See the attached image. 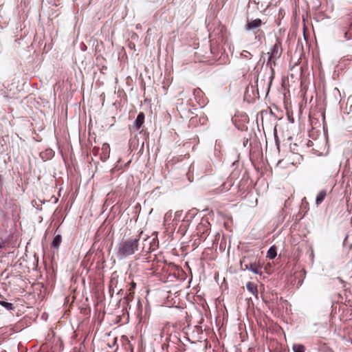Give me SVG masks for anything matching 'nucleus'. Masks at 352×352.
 Segmentation results:
<instances>
[{
	"label": "nucleus",
	"instance_id": "15",
	"mask_svg": "<svg viewBox=\"0 0 352 352\" xmlns=\"http://www.w3.org/2000/svg\"><path fill=\"white\" fill-rule=\"evenodd\" d=\"M344 38L346 40H349L352 38V23L350 24L349 27L344 30Z\"/></svg>",
	"mask_w": 352,
	"mask_h": 352
},
{
	"label": "nucleus",
	"instance_id": "16",
	"mask_svg": "<svg viewBox=\"0 0 352 352\" xmlns=\"http://www.w3.org/2000/svg\"><path fill=\"white\" fill-rule=\"evenodd\" d=\"M0 305L5 307L7 310H13L14 307L12 303L8 302L3 300L0 301Z\"/></svg>",
	"mask_w": 352,
	"mask_h": 352
},
{
	"label": "nucleus",
	"instance_id": "5",
	"mask_svg": "<svg viewBox=\"0 0 352 352\" xmlns=\"http://www.w3.org/2000/svg\"><path fill=\"white\" fill-rule=\"evenodd\" d=\"M283 53V47L281 41L278 38L276 40L275 43L267 53L269 58L267 62V65L269 66L273 71L272 67L276 65V61L280 57Z\"/></svg>",
	"mask_w": 352,
	"mask_h": 352
},
{
	"label": "nucleus",
	"instance_id": "2",
	"mask_svg": "<svg viewBox=\"0 0 352 352\" xmlns=\"http://www.w3.org/2000/svg\"><path fill=\"white\" fill-rule=\"evenodd\" d=\"M139 241L138 236L123 239L117 246V256L122 259L133 254L138 250Z\"/></svg>",
	"mask_w": 352,
	"mask_h": 352
},
{
	"label": "nucleus",
	"instance_id": "10",
	"mask_svg": "<svg viewBox=\"0 0 352 352\" xmlns=\"http://www.w3.org/2000/svg\"><path fill=\"white\" fill-rule=\"evenodd\" d=\"M327 195V190L326 189L321 190L318 192L316 199V204L317 206H319L322 203L324 200L326 196Z\"/></svg>",
	"mask_w": 352,
	"mask_h": 352
},
{
	"label": "nucleus",
	"instance_id": "14",
	"mask_svg": "<svg viewBox=\"0 0 352 352\" xmlns=\"http://www.w3.org/2000/svg\"><path fill=\"white\" fill-rule=\"evenodd\" d=\"M276 248L273 245L267 251V257L270 259H273L276 256Z\"/></svg>",
	"mask_w": 352,
	"mask_h": 352
},
{
	"label": "nucleus",
	"instance_id": "7",
	"mask_svg": "<svg viewBox=\"0 0 352 352\" xmlns=\"http://www.w3.org/2000/svg\"><path fill=\"white\" fill-rule=\"evenodd\" d=\"M210 223L207 220H201L196 228L197 234L199 239L205 241L210 233Z\"/></svg>",
	"mask_w": 352,
	"mask_h": 352
},
{
	"label": "nucleus",
	"instance_id": "21",
	"mask_svg": "<svg viewBox=\"0 0 352 352\" xmlns=\"http://www.w3.org/2000/svg\"><path fill=\"white\" fill-rule=\"evenodd\" d=\"M135 284L133 283L132 284L131 288L129 289V290H130V292H132V289L135 287Z\"/></svg>",
	"mask_w": 352,
	"mask_h": 352
},
{
	"label": "nucleus",
	"instance_id": "20",
	"mask_svg": "<svg viewBox=\"0 0 352 352\" xmlns=\"http://www.w3.org/2000/svg\"><path fill=\"white\" fill-rule=\"evenodd\" d=\"M153 249H152L151 247H149L148 249H145L144 247L142 248V252H151V250H153Z\"/></svg>",
	"mask_w": 352,
	"mask_h": 352
},
{
	"label": "nucleus",
	"instance_id": "6",
	"mask_svg": "<svg viewBox=\"0 0 352 352\" xmlns=\"http://www.w3.org/2000/svg\"><path fill=\"white\" fill-rule=\"evenodd\" d=\"M226 32L227 29L224 25L219 24L215 27L209 36L211 45L223 43L226 40Z\"/></svg>",
	"mask_w": 352,
	"mask_h": 352
},
{
	"label": "nucleus",
	"instance_id": "18",
	"mask_svg": "<svg viewBox=\"0 0 352 352\" xmlns=\"http://www.w3.org/2000/svg\"><path fill=\"white\" fill-rule=\"evenodd\" d=\"M241 56L243 58H246V59H251L252 57V54L250 52H249L248 51H247V50H243L241 53Z\"/></svg>",
	"mask_w": 352,
	"mask_h": 352
},
{
	"label": "nucleus",
	"instance_id": "9",
	"mask_svg": "<svg viewBox=\"0 0 352 352\" xmlns=\"http://www.w3.org/2000/svg\"><path fill=\"white\" fill-rule=\"evenodd\" d=\"M144 113L143 112L139 113L138 115L135 122H134V126L137 130H139L143 125L144 122Z\"/></svg>",
	"mask_w": 352,
	"mask_h": 352
},
{
	"label": "nucleus",
	"instance_id": "22",
	"mask_svg": "<svg viewBox=\"0 0 352 352\" xmlns=\"http://www.w3.org/2000/svg\"><path fill=\"white\" fill-rule=\"evenodd\" d=\"M49 154L52 155V151H49Z\"/></svg>",
	"mask_w": 352,
	"mask_h": 352
},
{
	"label": "nucleus",
	"instance_id": "12",
	"mask_svg": "<svg viewBox=\"0 0 352 352\" xmlns=\"http://www.w3.org/2000/svg\"><path fill=\"white\" fill-rule=\"evenodd\" d=\"M61 241H62L61 235L57 234L56 236H55V237L54 238V239L52 242V245H51L52 248H55V249H58V248L61 243Z\"/></svg>",
	"mask_w": 352,
	"mask_h": 352
},
{
	"label": "nucleus",
	"instance_id": "8",
	"mask_svg": "<svg viewBox=\"0 0 352 352\" xmlns=\"http://www.w3.org/2000/svg\"><path fill=\"white\" fill-rule=\"evenodd\" d=\"M193 96L196 100L197 103L200 107H204L206 104L204 93L200 88L194 89Z\"/></svg>",
	"mask_w": 352,
	"mask_h": 352
},
{
	"label": "nucleus",
	"instance_id": "4",
	"mask_svg": "<svg viewBox=\"0 0 352 352\" xmlns=\"http://www.w3.org/2000/svg\"><path fill=\"white\" fill-rule=\"evenodd\" d=\"M262 24L260 19H256L248 20L245 25V31L252 32L254 39L259 43L265 39V34L261 28Z\"/></svg>",
	"mask_w": 352,
	"mask_h": 352
},
{
	"label": "nucleus",
	"instance_id": "11",
	"mask_svg": "<svg viewBox=\"0 0 352 352\" xmlns=\"http://www.w3.org/2000/svg\"><path fill=\"white\" fill-rule=\"evenodd\" d=\"M246 287H247V289L251 294H252L254 296H256V297L258 296L257 285L255 283H254L252 282H248L246 284Z\"/></svg>",
	"mask_w": 352,
	"mask_h": 352
},
{
	"label": "nucleus",
	"instance_id": "19",
	"mask_svg": "<svg viewBox=\"0 0 352 352\" xmlns=\"http://www.w3.org/2000/svg\"><path fill=\"white\" fill-rule=\"evenodd\" d=\"M133 298V292H130L129 295L126 296V300L127 302L129 301H131Z\"/></svg>",
	"mask_w": 352,
	"mask_h": 352
},
{
	"label": "nucleus",
	"instance_id": "1",
	"mask_svg": "<svg viewBox=\"0 0 352 352\" xmlns=\"http://www.w3.org/2000/svg\"><path fill=\"white\" fill-rule=\"evenodd\" d=\"M161 336H165L163 348L166 346L170 352H184L186 351V345L181 340L179 333L175 331L174 327H164Z\"/></svg>",
	"mask_w": 352,
	"mask_h": 352
},
{
	"label": "nucleus",
	"instance_id": "17",
	"mask_svg": "<svg viewBox=\"0 0 352 352\" xmlns=\"http://www.w3.org/2000/svg\"><path fill=\"white\" fill-rule=\"evenodd\" d=\"M293 350L294 352H305V348L302 344H294Z\"/></svg>",
	"mask_w": 352,
	"mask_h": 352
},
{
	"label": "nucleus",
	"instance_id": "3",
	"mask_svg": "<svg viewBox=\"0 0 352 352\" xmlns=\"http://www.w3.org/2000/svg\"><path fill=\"white\" fill-rule=\"evenodd\" d=\"M241 270H250L256 274H261L260 270L262 268V264L258 258L253 255L244 256L240 261Z\"/></svg>",
	"mask_w": 352,
	"mask_h": 352
},
{
	"label": "nucleus",
	"instance_id": "13",
	"mask_svg": "<svg viewBox=\"0 0 352 352\" xmlns=\"http://www.w3.org/2000/svg\"><path fill=\"white\" fill-rule=\"evenodd\" d=\"M101 149H102V155H104V158L108 157L109 155V153H110L109 144L107 143L103 144Z\"/></svg>",
	"mask_w": 352,
	"mask_h": 352
}]
</instances>
